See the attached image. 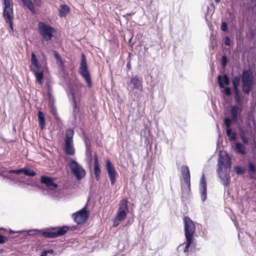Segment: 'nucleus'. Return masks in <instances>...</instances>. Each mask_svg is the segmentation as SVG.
Instances as JSON below:
<instances>
[{"mask_svg":"<svg viewBox=\"0 0 256 256\" xmlns=\"http://www.w3.org/2000/svg\"><path fill=\"white\" fill-rule=\"evenodd\" d=\"M226 12L228 15V17L226 18V21L228 24H230L232 27L234 26L236 22L237 12L236 10L234 9H232V10L228 9Z\"/></svg>","mask_w":256,"mask_h":256,"instance_id":"obj_18","label":"nucleus"},{"mask_svg":"<svg viewBox=\"0 0 256 256\" xmlns=\"http://www.w3.org/2000/svg\"><path fill=\"white\" fill-rule=\"evenodd\" d=\"M50 113L54 116H56L57 114L56 108L54 104L50 106Z\"/></svg>","mask_w":256,"mask_h":256,"instance_id":"obj_41","label":"nucleus"},{"mask_svg":"<svg viewBox=\"0 0 256 256\" xmlns=\"http://www.w3.org/2000/svg\"><path fill=\"white\" fill-rule=\"evenodd\" d=\"M130 56H131V54H130L129 52V59L130 58ZM128 68H129V70L130 68V62H129V67H128Z\"/></svg>","mask_w":256,"mask_h":256,"instance_id":"obj_57","label":"nucleus"},{"mask_svg":"<svg viewBox=\"0 0 256 256\" xmlns=\"http://www.w3.org/2000/svg\"><path fill=\"white\" fill-rule=\"evenodd\" d=\"M4 8L3 18L6 23L9 24L12 30H14L12 19L14 18L13 3L12 0H3Z\"/></svg>","mask_w":256,"mask_h":256,"instance_id":"obj_5","label":"nucleus"},{"mask_svg":"<svg viewBox=\"0 0 256 256\" xmlns=\"http://www.w3.org/2000/svg\"><path fill=\"white\" fill-rule=\"evenodd\" d=\"M70 12V8L66 4H62L60 6L59 10V16L61 18L65 17L66 15Z\"/></svg>","mask_w":256,"mask_h":256,"instance_id":"obj_28","label":"nucleus"},{"mask_svg":"<svg viewBox=\"0 0 256 256\" xmlns=\"http://www.w3.org/2000/svg\"><path fill=\"white\" fill-rule=\"evenodd\" d=\"M221 0H214L216 3H218L220 2Z\"/></svg>","mask_w":256,"mask_h":256,"instance_id":"obj_59","label":"nucleus"},{"mask_svg":"<svg viewBox=\"0 0 256 256\" xmlns=\"http://www.w3.org/2000/svg\"><path fill=\"white\" fill-rule=\"evenodd\" d=\"M128 208L127 200L124 199L122 200L120 204L117 214L114 221V226H118L120 224V222L126 218V210H128Z\"/></svg>","mask_w":256,"mask_h":256,"instance_id":"obj_11","label":"nucleus"},{"mask_svg":"<svg viewBox=\"0 0 256 256\" xmlns=\"http://www.w3.org/2000/svg\"><path fill=\"white\" fill-rule=\"evenodd\" d=\"M48 94H49V96H50V97H51V96H52V95H51V94H50V91H48Z\"/></svg>","mask_w":256,"mask_h":256,"instance_id":"obj_60","label":"nucleus"},{"mask_svg":"<svg viewBox=\"0 0 256 256\" xmlns=\"http://www.w3.org/2000/svg\"><path fill=\"white\" fill-rule=\"evenodd\" d=\"M128 158H129V159H130V154H129Z\"/></svg>","mask_w":256,"mask_h":256,"instance_id":"obj_64","label":"nucleus"},{"mask_svg":"<svg viewBox=\"0 0 256 256\" xmlns=\"http://www.w3.org/2000/svg\"><path fill=\"white\" fill-rule=\"evenodd\" d=\"M184 230L186 239H190L194 240V234L196 232V227L194 222L189 216H184Z\"/></svg>","mask_w":256,"mask_h":256,"instance_id":"obj_9","label":"nucleus"},{"mask_svg":"<svg viewBox=\"0 0 256 256\" xmlns=\"http://www.w3.org/2000/svg\"><path fill=\"white\" fill-rule=\"evenodd\" d=\"M217 79L218 86L221 88H224V84L228 85L230 83V79L226 74H224L222 76L218 75Z\"/></svg>","mask_w":256,"mask_h":256,"instance_id":"obj_23","label":"nucleus"},{"mask_svg":"<svg viewBox=\"0 0 256 256\" xmlns=\"http://www.w3.org/2000/svg\"><path fill=\"white\" fill-rule=\"evenodd\" d=\"M234 149L236 153L240 154L242 156H244L247 153L244 144L240 142H236L235 143Z\"/></svg>","mask_w":256,"mask_h":256,"instance_id":"obj_21","label":"nucleus"},{"mask_svg":"<svg viewBox=\"0 0 256 256\" xmlns=\"http://www.w3.org/2000/svg\"><path fill=\"white\" fill-rule=\"evenodd\" d=\"M238 129L239 134H240V137L242 136L246 135V132L239 124L238 126Z\"/></svg>","mask_w":256,"mask_h":256,"instance_id":"obj_42","label":"nucleus"},{"mask_svg":"<svg viewBox=\"0 0 256 256\" xmlns=\"http://www.w3.org/2000/svg\"><path fill=\"white\" fill-rule=\"evenodd\" d=\"M226 21L222 20L220 24V30L224 32H228V24Z\"/></svg>","mask_w":256,"mask_h":256,"instance_id":"obj_37","label":"nucleus"},{"mask_svg":"<svg viewBox=\"0 0 256 256\" xmlns=\"http://www.w3.org/2000/svg\"><path fill=\"white\" fill-rule=\"evenodd\" d=\"M0 176H2L4 178H7L8 179L12 181H14V178L13 176H6L3 174L2 173H0Z\"/></svg>","mask_w":256,"mask_h":256,"instance_id":"obj_47","label":"nucleus"},{"mask_svg":"<svg viewBox=\"0 0 256 256\" xmlns=\"http://www.w3.org/2000/svg\"><path fill=\"white\" fill-rule=\"evenodd\" d=\"M25 168L26 167L18 169L19 170L20 174L21 173H24V174Z\"/></svg>","mask_w":256,"mask_h":256,"instance_id":"obj_54","label":"nucleus"},{"mask_svg":"<svg viewBox=\"0 0 256 256\" xmlns=\"http://www.w3.org/2000/svg\"><path fill=\"white\" fill-rule=\"evenodd\" d=\"M38 28L40 34L46 41L48 42L52 40L54 31L52 27L44 22H39Z\"/></svg>","mask_w":256,"mask_h":256,"instance_id":"obj_8","label":"nucleus"},{"mask_svg":"<svg viewBox=\"0 0 256 256\" xmlns=\"http://www.w3.org/2000/svg\"><path fill=\"white\" fill-rule=\"evenodd\" d=\"M240 138L244 144L246 145L248 144V138L246 135L240 136Z\"/></svg>","mask_w":256,"mask_h":256,"instance_id":"obj_43","label":"nucleus"},{"mask_svg":"<svg viewBox=\"0 0 256 256\" xmlns=\"http://www.w3.org/2000/svg\"><path fill=\"white\" fill-rule=\"evenodd\" d=\"M38 119L39 121V126L42 130L45 127V118L42 112L38 110Z\"/></svg>","mask_w":256,"mask_h":256,"instance_id":"obj_29","label":"nucleus"},{"mask_svg":"<svg viewBox=\"0 0 256 256\" xmlns=\"http://www.w3.org/2000/svg\"><path fill=\"white\" fill-rule=\"evenodd\" d=\"M228 62V59L227 56L225 54H224V55H222V57L221 62H220V64H221L222 68H226Z\"/></svg>","mask_w":256,"mask_h":256,"instance_id":"obj_38","label":"nucleus"},{"mask_svg":"<svg viewBox=\"0 0 256 256\" xmlns=\"http://www.w3.org/2000/svg\"><path fill=\"white\" fill-rule=\"evenodd\" d=\"M234 171L237 174L242 175L246 172V170L242 166H236L234 167Z\"/></svg>","mask_w":256,"mask_h":256,"instance_id":"obj_33","label":"nucleus"},{"mask_svg":"<svg viewBox=\"0 0 256 256\" xmlns=\"http://www.w3.org/2000/svg\"><path fill=\"white\" fill-rule=\"evenodd\" d=\"M246 37L250 40H252L254 38L255 32L252 28H248V32L246 33Z\"/></svg>","mask_w":256,"mask_h":256,"instance_id":"obj_35","label":"nucleus"},{"mask_svg":"<svg viewBox=\"0 0 256 256\" xmlns=\"http://www.w3.org/2000/svg\"><path fill=\"white\" fill-rule=\"evenodd\" d=\"M217 128H218V143H219L220 138L221 137V134H220V129L219 128L218 125H217Z\"/></svg>","mask_w":256,"mask_h":256,"instance_id":"obj_53","label":"nucleus"},{"mask_svg":"<svg viewBox=\"0 0 256 256\" xmlns=\"http://www.w3.org/2000/svg\"><path fill=\"white\" fill-rule=\"evenodd\" d=\"M130 84L134 89L141 90L142 87V78L138 76H135L130 78Z\"/></svg>","mask_w":256,"mask_h":256,"instance_id":"obj_19","label":"nucleus"},{"mask_svg":"<svg viewBox=\"0 0 256 256\" xmlns=\"http://www.w3.org/2000/svg\"><path fill=\"white\" fill-rule=\"evenodd\" d=\"M244 41V37L242 36L241 33H240L238 34H236V42L237 44L238 43V42H243Z\"/></svg>","mask_w":256,"mask_h":256,"instance_id":"obj_48","label":"nucleus"},{"mask_svg":"<svg viewBox=\"0 0 256 256\" xmlns=\"http://www.w3.org/2000/svg\"><path fill=\"white\" fill-rule=\"evenodd\" d=\"M106 169L108 171L111 184L114 185L116 182V171L109 160H107L106 161Z\"/></svg>","mask_w":256,"mask_h":256,"instance_id":"obj_17","label":"nucleus"},{"mask_svg":"<svg viewBox=\"0 0 256 256\" xmlns=\"http://www.w3.org/2000/svg\"><path fill=\"white\" fill-rule=\"evenodd\" d=\"M64 150L66 152L70 155H74L75 152V149L74 147L73 142H65Z\"/></svg>","mask_w":256,"mask_h":256,"instance_id":"obj_25","label":"nucleus"},{"mask_svg":"<svg viewBox=\"0 0 256 256\" xmlns=\"http://www.w3.org/2000/svg\"><path fill=\"white\" fill-rule=\"evenodd\" d=\"M47 254L46 252L44 250L41 252L40 256H47Z\"/></svg>","mask_w":256,"mask_h":256,"instance_id":"obj_55","label":"nucleus"},{"mask_svg":"<svg viewBox=\"0 0 256 256\" xmlns=\"http://www.w3.org/2000/svg\"><path fill=\"white\" fill-rule=\"evenodd\" d=\"M126 67L128 68V62L126 64Z\"/></svg>","mask_w":256,"mask_h":256,"instance_id":"obj_61","label":"nucleus"},{"mask_svg":"<svg viewBox=\"0 0 256 256\" xmlns=\"http://www.w3.org/2000/svg\"><path fill=\"white\" fill-rule=\"evenodd\" d=\"M74 220L78 224H82L86 222L88 216V213L86 209V205L79 211L72 214Z\"/></svg>","mask_w":256,"mask_h":256,"instance_id":"obj_13","label":"nucleus"},{"mask_svg":"<svg viewBox=\"0 0 256 256\" xmlns=\"http://www.w3.org/2000/svg\"><path fill=\"white\" fill-rule=\"evenodd\" d=\"M86 158L88 162L90 164L92 161V151L90 148V146L86 144Z\"/></svg>","mask_w":256,"mask_h":256,"instance_id":"obj_32","label":"nucleus"},{"mask_svg":"<svg viewBox=\"0 0 256 256\" xmlns=\"http://www.w3.org/2000/svg\"><path fill=\"white\" fill-rule=\"evenodd\" d=\"M234 102L236 104L232 106L230 110V114L233 122L236 124H238V119L241 116V113L243 109V102Z\"/></svg>","mask_w":256,"mask_h":256,"instance_id":"obj_12","label":"nucleus"},{"mask_svg":"<svg viewBox=\"0 0 256 256\" xmlns=\"http://www.w3.org/2000/svg\"><path fill=\"white\" fill-rule=\"evenodd\" d=\"M54 56L56 59H58V60H61V57L60 56V54H58V52L55 51L54 52Z\"/></svg>","mask_w":256,"mask_h":256,"instance_id":"obj_52","label":"nucleus"},{"mask_svg":"<svg viewBox=\"0 0 256 256\" xmlns=\"http://www.w3.org/2000/svg\"><path fill=\"white\" fill-rule=\"evenodd\" d=\"M221 152H220L218 154L217 172L224 186L226 187L230 182V171L232 166V160L227 152H225V156Z\"/></svg>","mask_w":256,"mask_h":256,"instance_id":"obj_2","label":"nucleus"},{"mask_svg":"<svg viewBox=\"0 0 256 256\" xmlns=\"http://www.w3.org/2000/svg\"><path fill=\"white\" fill-rule=\"evenodd\" d=\"M234 89V101H242V98L240 93L239 86H232Z\"/></svg>","mask_w":256,"mask_h":256,"instance_id":"obj_27","label":"nucleus"},{"mask_svg":"<svg viewBox=\"0 0 256 256\" xmlns=\"http://www.w3.org/2000/svg\"><path fill=\"white\" fill-rule=\"evenodd\" d=\"M224 44L226 46H230V40L228 36H226L224 38Z\"/></svg>","mask_w":256,"mask_h":256,"instance_id":"obj_45","label":"nucleus"},{"mask_svg":"<svg viewBox=\"0 0 256 256\" xmlns=\"http://www.w3.org/2000/svg\"><path fill=\"white\" fill-rule=\"evenodd\" d=\"M24 231H20V232H23Z\"/></svg>","mask_w":256,"mask_h":256,"instance_id":"obj_63","label":"nucleus"},{"mask_svg":"<svg viewBox=\"0 0 256 256\" xmlns=\"http://www.w3.org/2000/svg\"><path fill=\"white\" fill-rule=\"evenodd\" d=\"M40 182L45 184L48 188L50 190H56L58 186L54 182L53 179L48 176H42L40 178Z\"/></svg>","mask_w":256,"mask_h":256,"instance_id":"obj_16","label":"nucleus"},{"mask_svg":"<svg viewBox=\"0 0 256 256\" xmlns=\"http://www.w3.org/2000/svg\"><path fill=\"white\" fill-rule=\"evenodd\" d=\"M194 240L190 239H186V242L180 244L178 246L177 249L178 250H183L184 252L186 255H188L189 249L191 252H195L194 248L196 246V244L194 242Z\"/></svg>","mask_w":256,"mask_h":256,"instance_id":"obj_14","label":"nucleus"},{"mask_svg":"<svg viewBox=\"0 0 256 256\" xmlns=\"http://www.w3.org/2000/svg\"><path fill=\"white\" fill-rule=\"evenodd\" d=\"M34 4L38 8H41L42 4V0H33Z\"/></svg>","mask_w":256,"mask_h":256,"instance_id":"obj_46","label":"nucleus"},{"mask_svg":"<svg viewBox=\"0 0 256 256\" xmlns=\"http://www.w3.org/2000/svg\"><path fill=\"white\" fill-rule=\"evenodd\" d=\"M246 120H247L248 121V122H252V118H250L248 117V116L247 118H246Z\"/></svg>","mask_w":256,"mask_h":256,"instance_id":"obj_56","label":"nucleus"},{"mask_svg":"<svg viewBox=\"0 0 256 256\" xmlns=\"http://www.w3.org/2000/svg\"><path fill=\"white\" fill-rule=\"evenodd\" d=\"M69 166L72 172L77 180H80L86 176V172L84 169L76 160L71 159Z\"/></svg>","mask_w":256,"mask_h":256,"instance_id":"obj_10","label":"nucleus"},{"mask_svg":"<svg viewBox=\"0 0 256 256\" xmlns=\"http://www.w3.org/2000/svg\"><path fill=\"white\" fill-rule=\"evenodd\" d=\"M206 186L207 184L206 178L204 174H203L200 178L199 188L201 200L203 202H204L207 198Z\"/></svg>","mask_w":256,"mask_h":256,"instance_id":"obj_15","label":"nucleus"},{"mask_svg":"<svg viewBox=\"0 0 256 256\" xmlns=\"http://www.w3.org/2000/svg\"><path fill=\"white\" fill-rule=\"evenodd\" d=\"M74 131L72 129L68 128L66 132L65 142H73Z\"/></svg>","mask_w":256,"mask_h":256,"instance_id":"obj_31","label":"nucleus"},{"mask_svg":"<svg viewBox=\"0 0 256 256\" xmlns=\"http://www.w3.org/2000/svg\"><path fill=\"white\" fill-rule=\"evenodd\" d=\"M70 92L71 94L73 102V118L74 119L76 120V118L77 114L78 113V109L77 108L76 100L75 96L74 90L73 88H70Z\"/></svg>","mask_w":256,"mask_h":256,"instance_id":"obj_22","label":"nucleus"},{"mask_svg":"<svg viewBox=\"0 0 256 256\" xmlns=\"http://www.w3.org/2000/svg\"><path fill=\"white\" fill-rule=\"evenodd\" d=\"M247 172L250 178H256V164L250 160L248 162Z\"/></svg>","mask_w":256,"mask_h":256,"instance_id":"obj_20","label":"nucleus"},{"mask_svg":"<svg viewBox=\"0 0 256 256\" xmlns=\"http://www.w3.org/2000/svg\"><path fill=\"white\" fill-rule=\"evenodd\" d=\"M231 120L228 117H226L224 119V124L226 126V128H230V126L231 124Z\"/></svg>","mask_w":256,"mask_h":256,"instance_id":"obj_39","label":"nucleus"},{"mask_svg":"<svg viewBox=\"0 0 256 256\" xmlns=\"http://www.w3.org/2000/svg\"><path fill=\"white\" fill-rule=\"evenodd\" d=\"M242 80V90L247 94H248L253 88L254 84V75L252 68L249 66L248 68H244L242 74L240 73L234 76L232 79V86H240Z\"/></svg>","mask_w":256,"mask_h":256,"instance_id":"obj_1","label":"nucleus"},{"mask_svg":"<svg viewBox=\"0 0 256 256\" xmlns=\"http://www.w3.org/2000/svg\"><path fill=\"white\" fill-rule=\"evenodd\" d=\"M132 40V37L129 38L128 42H129V44L131 43V41Z\"/></svg>","mask_w":256,"mask_h":256,"instance_id":"obj_58","label":"nucleus"},{"mask_svg":"<svg viewBox=\"0 0 256 256\" xmlns=\"http://www.w3.org/2000/svg\"><path fill=\"white\" fill-rule=\"evenodd\" d=\"M24 174L28 176H34L36 175V172L30 168L26 167Z\"/></svg>","mask_w":256,"mask_h":256,"instance_id":"obj_36","label":"nucleus"},{"mask_svg":"<svg viewBox=\"0 0 256 256\" xmlns=\"http://www.w3.org/2000/svg\"><path fill=\"white\" fill-rule=\"evenodd\" d=\"M6 240L7 238H6V236L0 234V244H4V243L6 242Z\"/></svg>","mask_w":256,"mask_h":256,"instance_id":"obj_49","label":"nucleus"},{"mask_svg":"<svg viewBox=\"0 0 256 256\" xmlns=\"http://www.w3.org/2000/svg\"><path fill=\"white\" fill-rule=\"evenodd\" d=\"M24 6H25L32 13H36V9L32 0H22Z\"/></svg>","mask_w":256,"mask_h":256,"instance_id":"obj_26","label":"nucleus"},{"mask_svg":"<svg viewBox=\"0 0 256 256\" xmlns=\"http://www.w3.org/2000/svg\"><path fill=\"white\" fill-rule=\"evenodd\" d=\"M78 72L85 80L88 86L91 88L92 86V82L90 74L88 70L86 57L84 54H82L81 55V61Z\"/></svg>","mask_w":256,"mask_h":256,"instance_id":"obj_7","label":"nucleus"},{"mask_svg":"<svg viewBox=\"0 0 256 256\" xmlns=\"http://www.w3.org/2000/svg\"><path fill=\"white\" fill-rule=\"evenodd\" d=\"M8 172L9 174H20L18 170H10L8 171Z\"/></svg>","mask_w":256,"mask_h":256,"instance_id":"obj_50","label":"nucleus"},{"mask_svg":"<svg viewBox=\"0 0 256 256\" xmlns=\"http://www.w3.org/2000/svg\"><path fill=\"white\" fill-rule=\"evenodd\" d=\"M226 130L230 141H234L236 139V132L232 128H226Z\"/></svg>","mask_w":256,"mask_h":256,"instance_id":"obj_30","label":"nucleus"},{"mask_svg":"<svg viewBox=\"0 0 256 256\" xmlns=\"http://www.w3.org/2000/svg\"><path fill=\"white\" fill-rule=\"evenodd\" d=\"M222 92L228 96H230L232 94L231 90L229 86L225 88Z\"/></svg>","mask_w":256,"mask_h":256,"instance_id":"obj_40","label":"nucleus"},{"mask_svg":"<svg viewBox=\"0 0 256 256\" xmlns=\"http://www.w3.org/2000/svg\"><path fill=\"white\" fill-rule=\"evenodd\" d=\"M31 64L34 66L31 70L34 72L36 80L42 84L44 79V70L41 65L39 64L36 54L32 52L31 56Z\"/></svg>","mask_w":256,"mask_h":256,"instance_id":"obj_6","label":"nucleus"},{"mask_svg":"<svg viewBox=\"0 0 256 256\" xmlns=\"http://www.w3.org/2000/svg\"><path fill=\"white\" fill-rule=\"evenodd\" d=\"M255 113H256L255 110L254 108H251L250 110L248 116L249 118H252L253 126L254 128H256V121L255 117H254Z\"/></svg>","mask_w":256,"mask_h":256,"instance_id":"obj_34","label":"nucleus"},{"mask_svg":"<svg viewBox=\"0 0 256 256\" xmlns=\"http://www.w3.org/2000/svg\"><path fill=\"white\" fill-rule=\"evenodd\" d=\"M181 174L186 185V187L181 186L182 200L184 204H186L190 202L192 198L190 190V174L189 168L187 166H182Z\"/></svg>","mask_w":256,"mask_h":256,"instance_id":"obj_4","label":"nucleus"},{"mask_svg":"<svg viewBox=\"0 0 256 256\" xmlns=\"http://www.w3.org/2000/svg\"><path fill=\"white\" fill-rule=\"evenodd\" d=\"M47 254H54V256L56 254V253H54V250L52 249H48L47 250H46Z\"/></svg>","mask_w":256,"mask_h":256,"instance_id":"obj_51","label":"nucleus"},{"mask_svg":"<svg viewBox=\"0 0 256 256\" xmlns=\"http://www.w3.org/2000/svg\"><path fill=\"white\" fill-rule=\"evenodd\" d=\"M94 173L96 178V180L98 181L100 178V168L98 157L96 154H94Z\"/></svg>","mask_w":256,"mask_h":256,"instance_id":"obj_24","label":"nucleus"},{"mask_svg":"<svg viewBox=\"0 0 256 256\" xmlns=\"http://www.w3.org/2000/svg\"><path fill=\"white\" fill-rule=\"evenodd\" d=\"M145 142L146 143L148 142L146 149V154L148 156V150H150L151 148H152V144H150V145H148V144H150V141L148 138H146Z\"/></svg>","mask_w":256,"mask_h":256,"instance_id":"obj_44","label":"nucleus"},{"mask_svg":"<svg viewBox=\"0 0 256 256\" xmlns=\"http://www.w3.org/2000/svg\"><path fill=\"white\" fill-rule=\"evenodd\" d=\"M10 232L14 233V232L12 231V230H10Z\"/></svg>","mask_w":256,"mask_h":256,"instance_id":"obj_62","label":"nucleus"},{"mask_svg":"<svg viewBox=\"0 0 256 256\" xmlns=\"http://www.w3.org/2000/svg\"><path fill=\"white\" fill-rule=\"evenodd\" d=\"M68 227L67 226H62L60 228L50 227L46 230H39L37 229H31L26 230L27 234L29 236L42 235L46 238H54L61 236L66 234L68 230Z\"/></svg>","mask_w":256,"mask_h":256,"instance_id":"obj_3","label":"nucleus"}]
</instances>
